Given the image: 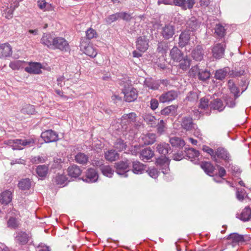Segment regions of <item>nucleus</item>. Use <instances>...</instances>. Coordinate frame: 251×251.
Here are the masks:
<instances>
[{
	"label": "nucleus",
	"instance_id": "63",
	"mask_svg": "<svg viewBox=\"0 0 251 251\" xmlns=\"http://www.w3.org/2000/svg\"><path fill=\"white\" fill-rule=\"evenodd\" d=\"M147 172L149 175L153 178L155 179L158 176L159 172L154 168L149 169Z\"/></svg>",
	"mask_w": 251,
	"mask_h": 251
},
{
	"label": "nucleus",
	"instance_id": "11",
	"mask_svg": "<svg viewBox=\"0 0 251 251\" xmlns=\"http://www.w3.org/2000/svg\"><path fill=\"white\" fill-rule=\"evenodd\" d=\"M195 3V0H173V5L179 6L182 9H191Z\"/></svg>",
	"mask_w": 251,
	"mask_h": 251
},
{
	"label": "nucleus",
	"instance_id": "31",
	"mask_svg": "<svg viewBox=\"0 0 251 251\" xmlns=\"http://www.w3.org/2000/svg\"><path fill=\"white\" fill-rule=\"evenodd\" d=\"M12 200V193L9 191H5L0 195V202L3 204H8Z\"/></svg>",
	"mask_w": 251,
	"mask_h": 251
},
{
	"label": "nucleus",
	"instance_id": "45",
	"mask_svg": "<svg viewBox=\"0 0 251 251\" xmlns=\"http://www.w3.org/2000/svg\"><path fill=\"white\" fill-rule=\"evenodd\" d=\"M25 63L26 62L24 61L14 60L10 63L9 67L13 70H19L23 68Z\"/></svg>",
	"mask_w": 251,
	"mask_h": 251
},
{
	"label": "nucleus",
	"instance_id": "56",
	"mask_svg": "<svg viewBox=\"0 0 251 251\" xmlns=\"http://www.w3.org/2000/svg\"><path fill=\"white\" fill-rule=\"evenodd\" d=\"M200 69L198 65L192 67L190 70L189 73L190 76L193 77L199 76L200 71Z\"/></svg>",
	"mask_w": 251,
	"mask_h": 251
},
{
	"label": "nucleus",
	"instance_id": "62",
	"mask_svg": "<svg viewBox=\"0 0 251 251\" xmlns=\"http://www.w3.org/2000/svg\"><path fill=\"white\" fill-rule=\"evenodd\" d=\"M202 150L204 151L207 152L208 154H210L211 155V158L213 160H215V151H214L213 149H212L211 148H210L209 147H208L207 146H204L202 148Z\"/></svg>",
	"mask_w": 251,
	"mask_h": 251
},
{
	"label": "nucleus",
	"instance_id": "28",
	"mask_svg": "<svg viewBox=\"0 0 251 251\" xmlns=\"http://www.w3.org/2000/svg\"><path fill=\"white\" fill-rule=\"evenodd\" d=\"M203 50L200 46H198L192 51V56L196 61H201L203 57Z\"/></svg>",
	"mask_w": 251,
	"mask_h": 251
},
{
	"label": "nucleus",
	"instance_id": "61",
	"mask_svg": "<svg viewBox=\"0 0 251 251\" xmlns=\"http://www.w3.org/2000/svg\"><path fill=\"white\" fill-rule=\"evenodd\" d=\"M209 105V100L208 99L203 97L201 99L200 102L199 104V108L202 109H204L208 107Z\"/></svg>",
	"mask_w": 251,
	"mask_h": 251
},
{
	"label": "nucleus",
	"instance_id": "48",
	"mask_svg": "<svg viewBox=\"0 0 251 251\" xmlns=\"http://www.w3.org/2000/svg\"><path fill=\"white\" fill-rule=\"evenodd\" d=\"M224 100L226 102V105L230 108H233L236 105V100L237 99L235 98V96H233V97H232L229 95H226L224 97Z\"/></svg>",
	"mask_w": 251,
	"mask_h": 251
},
{
	"label": "nucleus",
	"instance_id": "54",
	"mask_svg": "<svg viewBox=\"0 0 251 251\" xmlns=\"http://www.w3.org/2000/svg\"><path fill=\"white\" fill-rule=\"evenodd\" d=\"M211 74L207 70H202L201 69L198 78L202 81L206 80L209 79L210 76Z\"/></svg>",
	"mask_w": 251,
	"mask_h": 251
},
{
	"label": "nucleus",
	"instance_id": "51",
	"mask_svg": "<svg viewBox=\"0 0 251 251\" xmlns=\"http://www.w3.org/2000/svg\"><path fill=\"white\" fill-rule=\"evenodd\" d=\"M7 226L12 229H16L19 226L20 223L17 219L11 217L7 223Z\"/></svg>",
	"mask_w": 251,
	"mask_h": 251
},
{
	"label": "nucleus",
	"instance_id": "14",
	"mask_svg": "<svg viewBox=\"0 0 251 251\" xmlns=\"http://www.w3.org/2000/svg\"><path fill=\"white\" fill-rule=\"evenodd\" d=\"M98 179V175L96 170L92 168L89 169L86 173V177L83 179L84 181L88 183L96 182Z\"/></svg>",
	"mask_w": 251,
	"mask_h": 251
},
{
	"label": "nucleus",
	"instance_id": "52",
	"mask_svg": "<svg viewBox=\"0 0 251 251\" xmlns=\"http://www.w3.org/2000/svg\"><path fill=\"white\" fill-rule=\"evenodd\" d=\"M55 182L58 185L65 186L68 182L67 177L63 175H58L55 177Z\"/></svg>",
	"mask_w": 251,
	"mask_h": 251
},
{
	"label": "nucleus",
	"instance_id": "32",
	"mask_svg": "<svg viewBox=\"0 0 251 251\" xmlns=\"http://www.w3.org/2000/svg\"><path fill=\"white\" fill-rule=\"evenodd\" d=\"M228 88L230 93L235 96V99H237L240 96V90L239 88L235 84L234 82L232 80H229L228 81Z\"/></svg>",
	"mask_w": 251,
	"mask_h": 251
},
{
	"label": "nucleus",
	"instance_id": "34",
	"mask_svg": "<svg viewBox=\"0 0 251 251\" xmlns=\"http://www.w3.org/2000/svg\"><path fill=\"white\" fill-rule=\"evenodd\" d=\"M105 158L109 161H114L118 159L119 154L114 150H110L105 152Z\"/></svg>",
	"mask_w": 251,
	"mask_h": 251
},
{
	"label": "nucleus",
	"instance_id": "9",
	"mask_svg": "<svg viewBox=\"0 0 251 251\" xmlns=\"http://www.w3.org/2000/svg\"><path fill=\"white\" fill-rule=\"evenodd\" d=\"M137 115L134 112L124 114L121 118V125L122 128L126 129V126L132 124L136 121Z\"/></svg>",
	"mask_w": 251,
	"mask_h": 251
},
{
	"label": "nucleus",
	"instance_id": "8",
	"mask_svg": "<svg viewBox=\"0 0 251 251\" xmlns=\"http://www.w3.org/2000/svg\"><path fill=\"white\" fill-rule=\"evenodd\" d=\"M178 92L175 90H170L163 93L159 98L160 102H170L176 100L178 97Z\"/></svg>",
	"mask_w": 251,
	"mask_h": 251
},
{
	"label": "nucleus",
	"instance_id": "20",
	"mask_svg": "<svg viewBox=\"0 0 251 251\" xmlns=\"http://www.w3.org/2000/svg\"><path fill=\"white\" fill-rule=\"evenodd\" d=\"M227 239L231 240L230 244L233 247L236 246V245L243 243L244 241V236L236 233L230 234L227 237Z\"/></svg>",
	"mask_w": 251,
	"mask_h": 251
},
{
	"label": "nucleus",
	"instance_id": "42",
	"mask_svg": "<svg viewBox=\"0 0 251 251\" xmlns=\"http://www.w3.org/2000/svg\"><path fill=\"white\" fill-rule=\"evenodd\" d=\"M178 62H179V68L183 70H186L189 68L191 64V60L187 56H183L182 59Z\"/></svg>",
	"mask_w": 251,
	"mask_h": 251
},
{
	"label": "nucleus",
	"instance_id": "16",
	"mask_svg": "<svg viewBox=\"0 0 251 251\" xmlns=\"http://www.w3.org/2000/svg\"><path fill=\"white\" fill-rule=\"evenodd\" d=\"M55 38L50 33H44L41 39V43L48 48L52 49Z\"/></svg>",
	"mask_w": 251,
	"mask_h": 251
},
{
	"label": "nucleus",
	"instance_id": "18",
	"mask_svg": "<svg viewBox=\"0 0 251 251\" xmlns=\"http://www.w3.org/2000/svg\"><path fill=\"white\" fill-rule=\"evenodd\" d=\"M12 53V47L8 43H4L0 45V58L10 56Z\"/></svg>",
	"mask_w": 251,
	"mask_h": 251
},
{
	"label": "nucleus",
	"instance_id": "55",
	"mask_svg": "<svg viewBox=\"0 0 251 251\" xmlns=\"http://www.w3.org/2000/svg\"><path fill=\"white\" fill-rule=\"evenodd\" d=\"M176 109V105H171L166 107L161 111V114L163 115H168L172 112H175Z\"/></svg>",
	"mask_w": 251,
	"mask_h": 251
},
{
	"label": "nucleus",
	"instance_id": "57",
	"mask_svg": "<svg viewBox=\"0 0 251 251\" xmlns=\"http://www.w3.org/2000/svg\"><path fill=\"white\" fill-rule=\"evenodd\" d=\"M156 126L157 127V131L158 133L162 134L164 132L166 126L165 122L163 120H161L158 123L157 125L156 124Z\"/></svg>",
	"mask_w": 251,
	"mask_h": 251
},
{
	"label": "nucleus",
	"instance_id": "33",
	"mask_svg": "<svg viewBox=\"0 0 251 251\" xmlns=\"http://www.w3.org/2000/svg\"><path fill=\"white\" fill-rule=\"evenodd\" d=\"M144 85L150 89L157 90L159 88L160 83L159 80H154L152 78H148L145 79Z\"/></svg>",
	"mask_w": 251,
	"mask_h": 251
},
{
	"label": "nucleus",
	"instance_id": "29",
	"mask_svg": "<svg viewBox=\"0 0 251 251\" xmlns=\"http://www.w3.org/2000/svg\"><path fill=\"white\" fill-rule=\"evenodd\" d=\"M68 173L71 177L76 178L80 175L81 170L78 166L73 165L68 168Z\"/></svg>",
	"mask_w": 251,
	"mask_h": 251
},
{
	"label": "nucleus",
	"instance_id": "60",
	"mask_svg": "<svg viewBox=\"0 0 251 251\" xmlns=\"http://www.w3.org/2000/svg\"><path fill=\"white\" fill-rule=\"evenodd\" d=\"M167 48V44L166 42H160L158 44L157 51L163 54L166 51Z\"/></svg>",
	"mask_w": 251,
	"mask_h": 251
},
{
	"label": "nucleus",
	"instance_id": "24",
	"mask_svg": "<svg viewBox=\"0 0 251 251\" xmlns=\"http://www.w3.org/2000/svg\"><path fill=\"white\" fill-rule=\"evenodd\" d=\"M238 217L243 222H248L251 219V208L249 206L245 207Z\"/></svg>",
	"mask_w": 251,
	"mask_h": 251
},
{
	"label": "nucleus",
	"instance_id": "43",
	"mask_svg": "<svg viewBox=\"0 0 251 251\" xmlns=\"http://www.w3.org/2000/svg\"><path fill=\"white\" fill-rule=\"evenodd\" d=\"M49 170V167L45 165H39L36 168V173L38 176L41 177H45Z\"/></svg>",
	"mask_w": 251,
	"mask_h": 251
},
{
	"label": "nucleus",
	"instance_id": "3",
	"mask_svg": "<svg viewBox=\"0 0 251 251\" xmlns=\"http://www.w3.org/2000/svg\"><path fill=\"white\" fill-rule=\"evenodd\" d=\"M124 94V98L127 102H132L137 98L138 93L137 90L131 86L125 87L122 90Z\"/></svg>",
	"mask_w": 251,
	"mask_h": 251
},
{
	"label": "nucleus",
	"instance_id": "4",
	"mask_svg": "<svg viewBox=\"0 0 251 251\" xmlns=\"http://www.w3.org/2000/svg\"><path fill=\"white\" fill-rule=\"evenodd\" d=\"M226 45L224 43H217L212 48V54L214 58L219 59L224 56Z\"/></svg>",
	"mask_w": 251,
	"mask_h": 251
},
{
	"label": "nucleus",
	"instance_id": "40",
	"mask_svg": "<svg viewBox=\"0 0 251 251\" xmlns=\"http://www.w3.org/2000/svg\"><path fill=\"white\" fill-rule=\"evenodd\" d=\"M145 122L151 127L156 126V119L154 116L150 114H145L143 116Z\"/></svg>",
	"mask_w": 251,
	"mask_h": 251
},
{
	"label": "nucleus",
	"instance_id": "38",
	"mask_svg": "<svg viewBox=\"0 0 251 251\" xmlns=\"http://www.w3.org/2000/svg\"><path fill=\"white\" fill-rule=\"evenodd\" d=\"M170 143L173 147L181 148L185 145V142L180 138L172 137L170 139Z\"/></svg>",
	"mask_w": 251,
	"mask_h": 251
},
{
	"label": "nucleus",
	"instance_id": "25",
	"mask_svg": "<svg viewBox=\"0 0 251 251\" xmlns=\"http://www.w3.org/2000/svg\"><path fill=\"white\" fill-rule=\"evenodd\" d=\"M154 156V151L150 148L143 149L140 153V159L147 161L151 159Z\"/></svg>",
	"mask_w": 251,
	"mask_h": 251
},
{
	"label": "nucleus",
	"instance_id": "37",
	"mask_svg": "<svg viewBox=\"0 0 251 251\" xmlns=\"http://www.w3.org/2000/svg\"><path fill=\"white\" fill-rule=\"evenodd\" d=\"M229 71V68L228 67H225L217 70L215 73V78L216 79L222 80L226 77Z\"/></svg>",
	"mask_w": 251,
	"mask_h": 251
},
{
	"label": "nucleus",
	"instance_id": "13",
	"mask_svg": "<svg viewBox=\"0 0 251 251\" xmlns=\"http://www.w3.org/2000/svg\"><path fill=\"white\" fill-rule=\"evenodd\" d=\"M181 127L186 131H191L194 128L195 124L192 117L185 116L182 118L181 121Z\"/></svg>",
	"mask_w": 251,
	"mask_h": 251
},
{
	"label": "nucleus",
	"instance_id": "44",
	"mask_svg": "<svg viewBox=\"0 0 251 251\" xmlns=\"http://www.w3.org/2000/svg\"><path fill=\"white\" fill-rule=\"evenodd\" d=\"M21 112L24 114H34L35 112L34 106L29 104H25L23 106Z\"/></svg>",
	"mask_w": 251,
	"mask_h": 251
},
{
	"label": "nucleus",
	"instance_id": "30",
	"mask_svg": "<svg viewBox=\"0 0 251 251\" xmlns=\"http://www.w3.org/2000/svg\"><path fill=\"white\" fill-rule=\"evenodd\" d=\"M145 170V166L140 162L136 161L133 162L132 163V172L135 174H143Z\"/></svg>",
	"mask_w": 251,
	"mask_h": 251
},
{
	"label": "nucleus",
	"instance_id": "58",
	"mask_svg": "<svg viewBox=\"0 0 251 251\" xmlns=\"http://www.w3.org/2000/svg\"><path fill=\"white\" fill-rule=\"evenodd\" d=\"M97 35V32L93 28H90L86 31V37L88 40L96 38Z\"/></svg>",
	"mask_w": 251,
	"mask_h": 251
},
{
	"label": "nucleus",
	"instance_id": "46",
	"mask_svg": "<svg viewBox=\"0 0 251 251\" xmlns=\"http://www.w3.org/2000/svg\"><path fill=\"white\" fill-rule=\"evenodd\" d=\"M75 161L79 164H85L88 161V157L84 153L79 152L75 156Z\"/></svg>",
	"mask_w": 251,
	"mask_h": 251
},
{
	"label": "nucleus",
	"instance_id": "49",
	"mask_svg": "<svg viewBox=\"0 0 251 251\" xmlns=\"http://www.w3.org/2000/svg\"><path fill=\"white\" fill-rule=\"evenodd\" d=\"M21 139L10 140L8 141V144L13 147V150H21L23 147L21 146Z\"/></svg>",
	"mask_w": 251,
	"mask_h": 251
},
{
	"label": "nucleus",
	"instance_id": "17",
	"mask_svg": "<svg viewBox=\"0 0 251 251\" xmlns=\"http://www.w3.org/2000/svg\"><path fill=\"white\" fill-rule=\"evenodd\" d=\"M191 32L189 30H184L182 32L179 37V46L180 47L186 46L189 42Z\"/></svg>",
	"mask_w": 251,
	"mask_h": 251
},
{
	"label": "nucleus",
	"instance_id": "59",
	"mask_svg": "<svg viewBox=\"0 0 251 251\" xmlns=\"http://www.w3.org/2000/svg\"><path fill=\"white\" fill-rule=\"evenodd\" d=\"M35 144V141L33 139H21V147H32Z\"/></svg>",
	"mask_w": 251,
	"mask_h": 251
},
{
	"label": "nucleus",
	"instance_id": "23",
	"mask_svg": "<svg viewBox=\"0 0 251 251\" xmlns=\"http://www.w3.org/2000/svg\"><path fill=\"white\" fill-rule=\"evenodd\" d=\"M210 106L211 109L217 110L219 112L223 111L225 108L223 101L220 99L213 100L210 102Z\"/></svg>",
	"mask_w": 251,
	"mask_h": 251
},
{
	"label": "nucleus",
	"instance_id": "39",
	"mask_svg": "<svg viewBox=\"0 0 251 251\" xmlns=\"http://www.w3.org/2000/svg\"><path fill=\"white\" fill-rule=\"evenodd\" d=\"M185 153L187 157L190 159L191 161H195V158L198 157L200 153L199 151L193 148H189L185 151Z\"/></svg>",
	"mask_w": 251,
	"mask_h": 251
},
{
	"label": "nucleus",
	"instance_id": "53",
	"mask_svg": "<svg viewBox=\"0 0 251 251\" xmlns=\"http://www.w3.org/2000/svg\"><path fill=\"white\" fill-rule=\"evenodd\" d=\"M126 145L124 141L121 139H118L115 142L114 147L119 151H121L126 149Z\"/></svg>",
	"mask_w": 251,
	"mask_h": 251
},
{
	"label": "nucleus",
	"instance_id": "36",
	"mask_svg": "<svg viewBox=\"0 0 251 251\" xmlns=\"http://www.w3.org/2000/svg\"><path fill=\"white\" fill-rule=\"evenodd\" d=\"M201 166L204 171L209 176H212L215 170V167L209 162H202Z\"/></svg>",
	"mask_w": 251,
	"mask_h": 251
},
{
	"label": "nucleus",
	"instance_id": "26",
	"mask_svg": "<svg viewBox=\"0 0 251 251\" xmlns=\"http://www.w3.org/2000/svg\"><path fill=\"white\" fill-rule=\"evenodd\" d=\"M170 55L172 59L177 62L182 59L183 53L176 47H174L170 51Z\"/></svg>",
	"mask_w": 251,
	"mask_h": 251
},
{
	"label": "nucleus",
	"instance_id": "5",
	"mask_svg": "<svg viewBox=\"0 0 251 251\" xmlns=\"http://www.w3.org/2000/svg\"><path fill=\"white\" fill-rule=\"evenodd\" d=\"M115 167L116 169V172L117 174L124 177H127V173L129 171L128 169L129 163L127 161H121L116 163Z\"/></svg>",
	"mask_w": 251,
	"mask_h": 251
},
{
	"label": "nucleus",
	"instance_id": "50",
	"mask_svg": "<svg viewBox=\"0 0 251 251\" xmlns=\"http://www.w3.org/2000/svg\"><path fill=\"white\" fill-rule=\"evenodd\" d=\"M100 170L104 176L109 177H112L114 173V171L108 165L101 166Z\"/></svg>",
	"mask_w": 251,
	"mask_h": 251
},
{
	"label": "nucleus",
	"instance_id": "27",
	"mask_svg": "<svg viewBox=\"0 0 251 251\" xmlns=\"http://www.w3.org/2000/svg\"><path fill=\"white\" fill-rule=\"evenodd\" d=\"M156 149L157 151L160 154L164 155V156H165V155L168 154L170 151H171L170 145L168 143L165 142L158 144L156 147Z\"/></svg>",
	"mask_w": 251,
	"mask_h": 251
},
{
	"label": "nucleus",
	"instance_id": "21",
	"mask_svg": "<svg viewBox=\"0 0 251 251\" xmlns=\"http://www.w3.org/2000/svg\"><path fill=\"white\" fill-rule=\"evenodd\" d=\"M157 163L162 165V172L164 174H168L170 169L169 165L170 163V160L166 156H162L157 159Z\"/></svg>",
	"mask_w": 251,
	"mask_h": 251
},
{
	"label": "nucleus",
	"instance_id": "19",
	"mask_svg": "<svg viewBox=\"0 0 251 251\" xmlns=\"http://www.w3.org/2000/svg\"><path fill=\"white\" fill-rule=\"evenodd\" d=\"M42 66L40 63L34 62L31 63L29 66L26 67L25 71L30 74H39L41 73Z\"/></svg>",
	"mask_w": 251,
	"mask_h": 251
},
{
	"label": "nucleus",
	"instance_id": "22",
	"mask_svg": "<svg viewBox=\"0 0 251 251\" xmlns=\"http://www.w3.org/2000/svg\"><path fill=\"white\" fill-rule=\"evenodd\" d=\"M200 24L198 22L197 19L194 17H191L187 21L186 23L187 30L189 31H194L199 28Z\"/></svg>",
	"mask_w": 251,
	"mask_h": 251
},
{
	"label": "nucleus",
	"instance_id": "2",
	"mask_svg": "<svg viewBox=\"0 0 251 251\" xmlns=\"http://www.w3.org/2000/svg\"><path fill=\"white\" fill-rule=\"evenodd\" d=\"M52 49H58L64 52L70 51V48L68 41L63 37H57L55 38Z\"/></svg>",
	"mask_w": 251,
	"mask_h": 251
},
{
	"label": "nucleus",
	"instance_id": "10",
	"mask_svg": "<svg viewBox=\"0 0 251 251\" xmlns=\"http://www.w3.org/2000/svg\"><path fill=\"white\" fill-rule=\"evenodd\" d=\"M30 238V235L25 232L18 231L15 234V242L19 245H24L27 243Z\"/></svg>",
	"mask_w": 251,
	"mask_h": 251
},
{
	"label": "nucleus",
	"instance_id": "15",
	"mask_svg": "<svg viewBox=\"0 0 251 251\" xmlns=\"http://www.w3.org/2000/svg\"><path fill=\"white\" fill-rule=\"evenodd\" d=\"M162 36L166 39H169L173 37L175 34V28L171 25H166L162 28Z\"/></svg>",
	"mask_w": 251,
	"mask_h": 251
},
{
	"label": "nucleus",
	"instance_id": "1",
	"mask_svg": "<svg viewBox=\"0 0 251 251\" xmlns=\"http://www.w3.org/2000/svg\"><path fill=\"white\" fill-rule=\"evenodd\" d=\"M80 50L85 54L92 58L96 57L98 53L96 49L89 42H87L82 40L80 45Z\"/></svg>",
	"mask_w": 251,
	"mask_h": 251
},
{
	"label": "nucleus",
	"instance_id": "64",
	"mask_svg": "<svg viewBox=\"0 0 251 251\" xmlns=\"http://www.w3.org/2000/svg\"><path fill=\"white\" fill-rule=\"evenodd\" d=\"M120 19L119 17V13H117L112 15H110L108 17H107L106 19V21L107 23L110 24L118 19Z\"/></svg>",
	"mask_w": 251,
	"mask_h": 251
},
{
	"label": "nucleus",
	"instance_id": "12",
	"mask_svg": "<svg viewBox=\"0 0 251 251\" xmlns=\"http://www.w3.org/2000/svg\"><path fill=\"white\" fill-rule=\"evenodd\" d=\"M137 49L141 52H145L149 47V41L145 36H140L136 42Z\"/></svg>",
	"mask_w": 251,
	"mask_h": 251
},
{
	"label": "nucleus",
	"instance_id": "47",
	"mask_svg": "<svg viewBox=\"0 0 251 251\" xmlns=\"http://www.w3.org/2000/svg\"><path fill=\"white\" fill-rule=\"evenodd\" d=\"M19 187L22 190H28L31 187V181L28 178L23 179L19 181Z\"/></svg>",
	"mask_w": 251,
	"mask_h": 251
},
{
	"label": "nucleus",
	"instance_id": "6",
	"mask_svg": "<svg viewBox=\"0 0 251 251\" xmlns=\"http://www.w3.org/2000/svg\"><path fill=\"white\" fill-rule=\"evenodd\" d=\"M41 137L46 143L56 142L59 140L57 133L51 129L42 132Z\"/></svg>",
	"mask_w": 251,
	"mask_h": 251
},
{
	"label": "nucleus",
	"instance_id": "7",
	"mask_svg": "<svg viewBox=\"0 0 251 251\" xmlns=\"http://www.w3.org/2000/svg\"><path fill=\"white\" fill-rule=\"evenodd\" d=\"M215 160H213L216 162H218V158L224 160L226 163H229L231 160V156L227 151L223 148H219L215 151Z\"/></svg>",
	"mask_w": 251,
	"mask_h": 251
},
{
	"label": "nucleus",
	"instance_id": "41",
	"mask_svg": "<svg viewBox=\"0 0 251 251\" xmlns=\"http://www.w3.org/2000/svg\"><path fill=\"white\" fill-rule=\"evenodd\" d=\"M214 34L217 38H222L224 37L226 34L225 27L221 24L216 25L215 27Z\"/></svg>",
	"mask_w": 251,
	"mask_h": 251
},
{
	"label": "nucleus",
	"instance_id": "35",
	"mask_svg": "<svg viewBox=\"0 0 251 251\" xmlns=\"http://www.w3.org/2000/svg\"><path fill=\"white\" fill-rule=\"evenodd\" d=\"M156 135L153 133H148L142 137V140L145 145H151L156 141Z\"/></svg>",
	"mask_w": 251,
	"mask_h": 251
}]
</instances>
